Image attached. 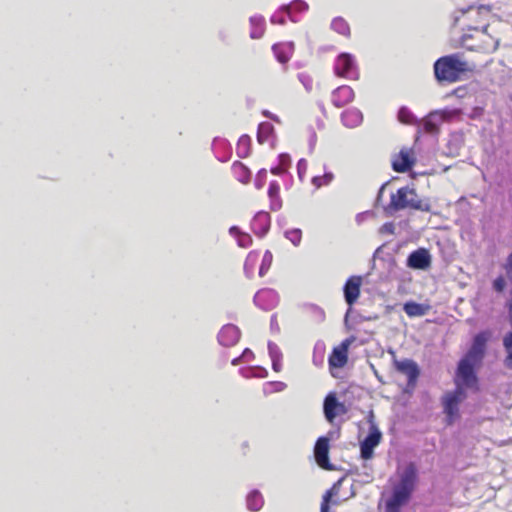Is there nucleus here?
I'll use <instances>...</instances> for the list:
<instances>
[{
  "instance_id": "79ce46f5",
  "label": "nucleus",
  "mask_w": 512,
  "mask_h": 512,
  "mask_svg": "<svg viewBox=\"0 0 512 512\" xmlns=\"http://www.w3.org/2000/svg\"><path fill=\"white\" fill-rule=\"evenodd\" d=\"M322 177H323V180H325L326 185L331 183L332 180L334 179V175L332 173H325L324 175H322Z\"/></svg>"
},
{
  "instance_id": "58836bf2",
  "label": "nucleus",
  "mask_w": 512,
  "mask_h": 512,
  "mask_svg": "<svg viewBox=\"0 0 512 512\" xmlns=\"http://www.w3.org/2000/svg\"><path fill=\"white\" fill-rule=\"evenodd\" d=\"M407 371L410 372L411 376H416L418 374L417 366L413 362H409L406 364Z\"/></svg>"
},
{
  "instance_id": "ea45409f",
  "label": "nucleus",
  "mask_w": 512,
  "mask_h": 512,
  "mask_svg": "<svg viewBox=\"0 0 512 512\" xmlns=\"http://www.w3.org/2000/svg\"><path fill=\"white\" fill-rule=\"evenodd\" d=\"M272 368L275 372H280L282 368L280 360L274 356L272 357Z\"/></svg>"
},
{
  "instance_id": "c85d7f7f",
  "label": "nucleus",
  "mask_w": 512,
  "mask_h": 512,
  "mask_svg": "<svg viewBox=\"0 0 512 512\" xmlns=\"http://www.w3.org/2000/svg\"><path fill=\"white\" fill-rule=\"evenodd\" d=\"M230 233L237 237V243L242 248H247L252 244V237L247 233H242L236 227L230 229Z\"/></svg>"
},
{
  "instance_id": "cd10ccee",
  "label": "nucleus",
  "mask_w": 512,
  "mask_h": 512,
  "mask_svg": "<svg viewBox=\"0 0 512 512\" xmlns=\"http://www.w3.org/2000/svg\"><path fill=\"white\" fill-rule=\"evenodd\" d=\"M403 310L409 317L422 316L425 314V309L423 306L416 302L405 303Z\"/></svg>"
},
{
  "instance_id": "2eb2a0df",
  "label": "nucleus",
  "mask_w": 512,
  "mask_h": 512,
  "mask_svg": "<svg viewBox=\"0 0 512 512\" xmlns=\"http://www.w3.org/2000/svg\"><path fill=\"white\" fill-rule=\"evenodd\" d=\"M488 336L485 332L478 333L474 339L471 348L465 355L474 361L480 362L484 356Z\"/></svg>"
},
{
  "instance_id": "ddd939ff",
  "label": "nucleus",
  "mask_w": 512,
  "mask_h": 512,
  "mask_svg": "<svg viewBox=\"0 0 512 512\" xmlns=\"http://www.w3.org/2000/svg\"><path fill=\"white\" fill-rule=\"evenodd\" d=\"M415 159L409 149H401L392 159V168L395 172L404 173L412 168Z\"/></svg>"
},
{
  "instance_id": "0eeeda50",
  "label": "nucleus",
  "mask_w": 512,
  "mask_h": 512,
  "mask_svg": "<svg viewBox=\"0 0 512 512\" xmlns=\"http://www.w3.org/2000/svg\"><path fill=\"white\" fill-rule=\"evenodd\" d=\"M354 338H347L335 347L328 358L330 368H343L348 362V350Z\"/></svg>"
},
{
  "instance_id": "f8f14e48",
  "label": "nucleus",
  "mask_w": 512,
  "mask_h": 512,
  "mask_svg": "<svg viewBox=\"0 0 512 512\" xmlns=\"http://www.w3.org/2000/svg\"><path fill=\"white\" fill-rule=\"evenodd\" d=\"M431 265V256L425 248L413 251L407 259V266L412 269L425 270Z\"/></svg>"
},
{
  "instance_id": "49530a36",
  "label": "nucleus",
  "mask_w": 512,
  "mask_h": 512,
  "mask_svg": "<svg viewBox=\"0 0 512 512\" xmlns=\"http://www.w3.org/2000/svg\"><path fill=\"white\" fill-rule=\"evenodd\" d=\"M406 364H402V370H405Z\"/></svg>"
},
{
  "instance_id": "f704fd0d",
  "label": "nucleus",
  "mask_w": 512,
  "mask_h": 512,
  "mask_svg": "<svg viewBox=\"0 0 512 512\" xmlns=\"http://www.w3.org/2000/svg\"><path fill=\"white\" fill-rule=\"evenodd\" d=\"M286 237L294 244L298 245L302 239V232L299 229H292L286 232Z\"/></svg>"
},
{
  "instance_id": "7ed1b4c3",
  "label": "nucleus",
  "mask_w": 512,
  "mask_h": 512,
  "mask_svg": "<svg viewBox=\"0 0 512 512\" xmlns=\"http://www.w3.org/2000/svg\"><path fill=\"white\" fill-rule=\"evenodd\" d=\"M467 394L461 384L456 381V388L446 392L442 398L443 413L446 416V424L452 425L460 418L459 405L466 399Z\"/></svg>"
},
{
  "instance_id": "bb28decb",
  "label": "nucleus",
  "mask_w": 512,
  "mask_h": 512,
  "mask_svg": "<svg viewBox=\"0 0 512 512\" xmlns=\"http://www.w3.org/2000/svg\"><path fill=\"white\" fill-rule=\"evenodd\" d=\"M236 149L239 157H247L251 150V138L248 135H242L238 140Z\"/></svg>"
},
{
  "instance_id": "9d476101",
  "label": "nucleus",
  "mask_w": 512,
  "mask_h": 512,
  "mask_svg": "<svg viewBox=\"0 0 512 512\" xmlns=\"http://www.w3.org/2000/svg\"><path fill=\"white\" fill-rule=\"evenodd\" d=\"M382 438L381 432L374 425L370 427L369 434L360 444L361 457L365 460L372 458L373 451L379 445Z\"/></svg>"
},
{
  "instance_id": "aec40b11",
  "label": "nucleus",
  "mask_w": 512,
  "mask_h": 512,
  "mask_svg": "<svg viewBox=\"0 0 512 512\" xmlns=\"http://www.w3.org/2000/svg\"><path fill=\"white\" fill-rule=\"evenodd\" d=\"M410 192L411 193H409L407 208L421 212L431 211V203L429 199L419 198L415 189L413 188H410Z\"/></svg>"
},
{
  "instance_id": "37998d69",
  "label": "nucleus",
  "mask_w": 512,
  "mask_h": 512,
  "mask_svg": "<svg viewBox=\"0 0 512 512\" xmlns=\"http://www.w3.org/2000/svg\"><path fill=\"white\" fill-rule=\"evenodd\" d=\"M239 362V358H235L233 361H232V364L233 365H237Z\"/></svg>"
},
{
  "instance_id": "6ab92c4d",
  "label": "nucleus",
  "mask_w": 512,
  "mask_h": 512,
  "mask_svg": "<svg viewBox=\"0 0 512 512\" xmlns=\"http://www.w3.org/2000/svg\"><path fill=\"white\" fill-rule=\"evenodd\" d=\"M272 51L276 57V59L282 63H287L293 53H294V44L292 42H279L272 46Z\"/></svg>"
},
{
  "instance_id": "c756f323",
  "label": "nucleus",
  "mask_w": 512,
  "mask_h": 512,
  "mask_svg": "<svg viewBox=\"0 0 512 512\" xmlns=\"http://www.w3.org/2000/svg\"><path fill=\"white\" fill-rule=\"evenodd\" d=\"M272 262H273V255L269 250H266L262 257L261 265L259 268L260 276H264L267 273V271L270 269V267L272 265Z\"/></svg>"
},
{
  "instance_id": "412c9836",
  "label": "nucleus",
  "mask_w": 512,
  "mask_h": 512,
  "mask_svg": "<svg viewBox=\"0 0 512 512\" xmlns=\"http://www.w3.org/2000/svg\"><path fill=\"white\" fill-rule=\"evenodd\" d=\"M341 120L346 127L355 128L362 123L363 115L358 109H347L342 113Z\"/></svg>"
},
{
  "instance_id": "423d86ee",
  "label": "nucleus",
  "mask_w": 512,
  "mask_h": 512,
  "mask_svg": "<svg viewBox=\"0 0 512 512\" xmlns=\"http://www.w3.org/2000/svg\"><path fill=\"white\" fill-rule=\"evenodd\" d=\"M330 438L321 436L314 446V458L317 465L324 470H333L334 466L329 461Z\"/></svg>"
},
{
  "instance_id": "a19ab883",
  "label": "nucleus",
  "mask_w": 512,
  "mask_h": 512,
  "mask_svg": "<svg viewBox=\"0 0 512 512\" xmlns=\"http://www.w3.org/2000/svg\"><path fill=\"white\" fill-rule=\"evenodd\" d=\"M459 10L462 12V13H467V12H474L475 14H479V7H475L473 5H470L468 6V8H459Z\"/></svg>"
},
{
  "instance_id": "39448f33",
  "label": "nucleus",
  "mask_w": 512,
  "mask_h": 512,
  "mask_svg": "<svg viewBox=\"0 0 512 512\" xmlns=\"http://www.w3.org/2000/svg\"><path fill=\"white\" fill-rule=\"evenodd\" d=\"M468 357L460 360L457 368L455 382L458 381L463 388H478V380L474 372V366L477 364Z\"/></svg>"
},
{
  "instance_id": "4468645a",
  "label": "nucleus",
  "mask_w": 512,
  "mask_h": 512,
  "mask_svg": "<svg viewBox=\"0 0 512 512\" xmlns=\"http://www.w3.org/2000/svg\"><path fill=\"white\" fill-rule=\"evenodd\" d=\"M410 498L411 495L393 488L391 496L385 502V512H401Z\"/></svg>"
},
{
  "instance_id": "4be33fe9",
  "label": "nucleus",
  "mask_w": 512,
  "mask_h": 512,
  "mask_svg": "<svg viewBox=\"0 0 512 512\" xmlns=\"http://www.w3.org/2000/svg\"><path fill=\"white\" fill-rule=\"evenodd\" d=\"M250 37L252 39H260L263 37L266 29L265 19L262 16H252L249 19Z\"/></svg>"
},
{
  "instance_id": "473e14b6",
  "label": "nucleus",
  "mask_w": 512,
  "mask_h": 512,
  "mask_svg": "<svg viewBox=\"0 0 512 512\" xmlns=\"http://www.w3.org/2000/svg\"><path fill=\"white\" fill-rule=\"evenodd\" d=\"M436 114H430L424 121L423 127L427 133H436L438 131V124L434 121Z\"/></svg>"
},
{
  "instance_id": "f257e3e1",
  "label": "nucleus",
  "mask_w": 512,
  "mask_h": 512,
  "mask_svg": "<svg viewBox=\"0 0 512 512\" xmlns=\"http://www.w3.org/2000/svg\"><path fill=\"white\" fill-rule=\"evenodd\" d=\"M476 64L468 62L460 53H453L438 58L433 65L436 81L439 84H453L472 76Z\"/></svg>"
},
{
  "instance_id": "c9c22d12",
  "label": "nucleus",
  "mask_w": 512,
  "mask_h": 512,
  "mask_svg": "<svg viewBox=\"0 0 512 512\" xmlns=\"http://www.w3.org/2000/svg\"><path fill=\"white\" fill-rule=\"evenodd\" d=\"M266 298H269V299H275L276 298V294L274 291L272 290H269V289H265V290H261L259 292L256 293L255 295V301L257 303H260L262 300L266 299Z\"/></svg>"
},
{
  "instance_id": "72a5a7b5",
  "label": "nucleus",
  "mask_w": 512,
  "mask_h": 512,
  "mask_svg": "<svg viewBox=\"0 0 512 512\" xmlns=\"http://www.w3.org/2000/svg\"><path fill=\"white\" fill-rule=\"evenodd\" d=\"M353 496L354 492L352 491V488L350 489L349 492L345 493V495L333 496V498L329 501V508L331 506H338Z\"/></svg>"
},
{
  "instance_id": "dca6fc26",
  "label": "nucleus",
  "mask_w": 512,
  "mask_h": 512,
  "mask_svg": "<svg viewBox=\"0 0 512 512\" xmlns=\"http://www.w3.org/2000/svg\"><path fill=\"white\" fill-rule=\"evenodd\" d=\"M355 97L353 89L348 85L336 88L331 94V102L337 108H341L353 101Z\"/></svg>"
},
{
  "instance_id": "a878e982",
  "label": "nucleus",
  "mask_w": 512,
  "mask_h": 512,
  "mask_svg": "<svg viewBox=\"0 0 512 512\" xmlns=\"http://www.w3.org/2000/svg\"><path fill=\"white\" fill-rule=\"evenodd\" d=\"M264 504V499L258 491H252L247 496V506L251 511H259Z\"/></svg>"
},
{
  "instance_id": "1a4fd4ad",
  "label": "nucleus",
  "mask_w": 512,
  "mask_h": 512,
  "mask_svg": "<svg viewBox=\"0 0 512 512\" xmlns=\"http://www.w3.org/2000/svg\"><path fill=\"white\" fill-rule=\"evenodd\" d=\"M323 410L325 418L329 423H333L337 416L347 413L346 406L337 400L334 393H330L325 397Z\"/></svg>"
},
{
  "instance_id": "a18cd8bd",
  "label": "nucleus",
  "mask_w": 512,
  "mask_h": 512,
  "mask_svg": "<svg viewBox=\"0 0 512 512\" xmlns=\"http://www.w3.org/2000/svg\"><path fill=\"white\" fill-rule=\"evenodd\" d=\"M406 364H402V370H405Z\"/></svg>"
},
{
  "instance_id": "4c0bfd02",
  "label": "nucleus",
  "mask_w": 512,
  "mask_h": 512,
  "mask_svg": "<svg viewBox=\"0 0 512 512\" xmlns=\"http://www.w3.org/2000/svg\"><path fill=\"white\" fill-rule=\"evenodd\" d=\"M312 183L317 187V188H320L324 185H326V182L325 180H323V177L322 176H314L312 178Z\"/></svg>"
},
{
  "instance_id": "5701e85b",
  "label": "nucleus",
  "mask_w": 512,
  "mask_h": 512,
  "mask_svg": "<svg viewBox=\"0 0 512 512\" xmlns=\"http://www.w3.org/2000/svg\"><path fill=\"white\" fill-rule=\"evenodd\" d=\"M268 196L270 199V208L277 211L282 207V200L280 197V185L277 181H272L269 184Z\"/></svg>"
},
{
  "instance_id": "e433bc0d",
  "label": "nucleus",
  "mask_w": 512,
  "mask_h": 512,
  "mask_svg": "<svg viewBox=\"0 0 512 512\" xmlns=\"http://www.w3.org/2000/svg\"><path fill=\"white\" fill-rule=\"evenodd\" d=\"M505 286L506 282L503 276H499L493 281V288L499 293L504 291Z\"/></svg>"
},
{
  "instance_id": "6e6552de",
  "label": "nucleus",
  "mask_w": 512,
  "mask_h": 512,
  "mask_svg": "<svg viewBox=\"0 0 512 512\" xmlns=\"http://www.w3.org/2000/svg\"><path fill=\"white\" fill-rule=\"evenodd\" d=\"M417 479V468L413 463H410L405 467L403 473L401 474L399 483L393 488L412 495L417 483Z\"/></svg>"
},
{
  "instance_id": "a211bd4d",
  "label": "nucleus",
  "mask_w": 512,
  "mask_h": 512,
  "mask_svg": "<svg viewBox=\"0 0 512 512\" xmlns=\"http://www.w3.org/2000/svg\"><path fill=\"white\" fill-rule=\"evenodd\" d=\"M240 340V331L234 325H225L218 334V341L221 345L230 347Z\"/></svg>"
},
{
  "instance_id": "20e7f679",
  "label": "nucleus",
  "mask_w": 512,
  "mask_h": 512,
  "mask_svg": "<svg viewBox=\"0 0 512 512\" xmlns=\"http://www.w3.org/2000/svg\"><path fill=\"white\" fill-rule=\"evenodd\" d=\"M334 73L340 78L348 80H357L359 78V68L354 56L349 53H341L334 62Z\"/></svg>"
},
{
  "instance_id": "f3484780",
  "label": "nucleus",
  "mask_w": 512,
  "mask_h": 512,
  "mask_svg": "<svg viewBox=\"0 0 512 512\" xmlns=\"http://www.w3.org/2000/svg\"><path fill=\"white\" fill-rule=\"evenodd\" d=\"M409 193L411 192L408 186L399 188L395 193L391 194L387 209L394 212L407 209Z\"/></svg>"
},
{
  "instance_id": "b1692460",
  "label": "nucleus",
  "mask_w": 512,
  "mask_h": 512,
  "mask_svg": "<svg viewBox=\"0 0 512 512\" xmlns=\"http://www.w3.org/2000/svg\"><path fill=\"white\" fill-rule=\"evenodd\" d=\"M231 171L233 176L241 183L247 184L251 178L250 170L241 162L236 161L232 164Z\"/></svg>"
},
{
  "instance_id": "f03ea898",
  "label": "nucleus",
  "mask_w": 512,
  "mask_h": 512,
  "mask_svg": "<svg viewBox=\"0 0 512 512\" xmlns=\"http://www.w3.org/2000/svg\"><path fill=\"white\" fill-rule=\"evenodd\" d=\"M499 40L487 32V26L482 29L469 27L460 39V46L475 52L492 53L497 50Z\"/></svg>"
},
{
  "instance_id": "9b49d317",
  "label": "nucleus",
  "mask_w": 512,
  "mask_h": 512,
  "mask_svg": "<svg viewBox=\"0 0 512 512\" xmlns=\"http://www.w3.org/2000/svg\"><path fill=\"white\" fill-rule=\"evenodd\" d=\"M361 286V276L354 275L347 279L343 290L345 301L349 306H352L357 302L361 293Z\"/></svg>"
},
{
  "instance_id": "2f4dec72",
  "label": "nucleus",
  "mask_w": 512,
  "mask_h": 512,
  "mask_svg": "<svg viewBox=\"0 0 512 512\" xmlns=\"http://www.w3.org/2000/svg\"><path fill=\"white\" fill-rule=\"evenodd\" d=\"M398 119L401 123L412 124L414 116L408 108L402 107L398 112Z\"/></svg>"
},
{
  "instance_id": "c03bdc74",
  "label": "nucleus",
  "mask_w": 512,
  "mask_h": 512,
  "mask_svg": "<svg viewBox=\"0 0 512 512\" xmlns=\"http://www.w3.org/2000/svg\"><path fill=\"white\" fill-rule=\"evenodd\" d=\"M384 188H385V185H383V186L381 187V189H380V191H379V197L381 196V194H382V192H383Z\"/></svg>"
},
{
  "instance_id": "393cba45",
  "label": "nucleus",
  "mask_w": 512,
  "mask_h": 512,
  "mask_svg": "<svg viewBox=\"0 0 512 512\" xmlns=\"http://www.w3.org/2000/svg\"><path fill=\"white\" fill-rule=\"evenodd\" d=\"M331 28L340 35L349 37L351 34L348 22L342 17H336L331 22Z\"/></svg>"
},
{
  "instance_id": "7c9ffc66",
  "label": "nucleus",
  "mask_w": 512,
  "mask_h": 512,
  "mask_svg": "<svg viewBox=\"0 0 512 512\" xmlns=\"http://www.w3.org/2000/svg\"><path fill=\"white\" fill-rule=\"evenodd\" d=\"M258 260H259V253L257 251H251L248 254V256L245 260V264H244V268L247 273L253 274L255 265L258 263Z\"/></svg>"
}]
</instances>
